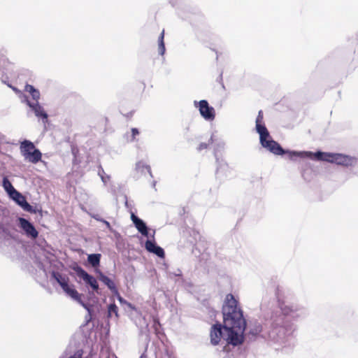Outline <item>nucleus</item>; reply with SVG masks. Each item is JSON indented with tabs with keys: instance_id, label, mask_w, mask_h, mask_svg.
Returning <instances> with one entry per match:
<instances>
[{
	"instance_id": "obj_1",
	"label": "nucleus",
	"mask_w": 358,
	"mask_h": 358,
	"mask_svg": "<svg viewBox=\"0 0 358 358\" xmlns=\"http://www.w3.org/2000/svg\"><path fill=\"white\" fill-rule=\"evenodd\" d=\"M279 310L273 311L263 327L259 322H251L247 336L255 340L259 336L281 345L282 348L294 345L293 334L296 326L291 321H298L308 317L309 312L305 306L294 303L279 301Z\"/></svg>"
},
{
	"instance_id": "obj_2",
	"label": "nucleus",
	"mask_w": 358,
	"mask_h": 358,
	"mask_svg": "<svg viewBox=\"0 0 358 358\" xmlns=\"http://www.w3.org/2000/svg\"><path fill=\"white\" fill-rule=\"evenodd\" d=\"M224 325L220 323L211 327L210 336V343L213 345H218L222 340L234 346L243 342L246 321L242 310L238 307V301L231 294L226 296L222 307Z\"/></svg>"
},
{
	"instance_id": "obj_3",
	"label": "nucleus",
	"mask_w": 358,
	"mask_h": 358,
	"mask_svg": "<svg viewBox=\"0 0 358 358\" xmlns=\"http://www.w3.org/2000/svg\"><path fill=\"white\" fill-rule=\"evenodd\" d=\"M256 131L259 135V143L261 145L270 152L275 155L287 154L291 160H296V158H311L318 161H324L330 163H335L343 166H351L356 164L357 159L348 155L340 153H331L317 151L315 153L306 151H291L284 150L281 145L271 138L267 128L263 122V113L259 110L256 118Z\"/></svg>"
},
{
	"instance_id": "obj_4",
	"label": "nucleus",
	"mask_w": 358,
	"mask_h": 358,
	"mask_svg": "<svg viewBox=\"0 0 358 358\" xmlns=\"http://www.w3.org/2000/svg\"><path fill=\"white\" fill-rule=\"evenodd\" d=\"M51 278L59 284L66 296L77 301L85 310H88L90 311L89 306L82 301L81 294H80L76 289L75 285L70 283L69 278L66 275L53 271L51 272Z\"/></svg>"
},
{
	"instance_id": "obj_5",
	"label": "nucleus",
	"mask_w": 358,
	"mask_h": 358,
	"mask_svg": "<svg viewBox=\"0 0 358 358\" xmlns=\"http://www.w3.org/2000/svg\"><path fill=\"white\" fill-rule=\"evenodd\" d=\"M20 150L24 159L29 162L36 164L41 160V151L29 140H24L20 143Z\"/></svg>"
},
{
	"instance_id": "obj_6",
	"label": "nucleus",
	"mask_w": 358,
	"mask_h": 358,
	"mask_svg": "<svg viewBox=\"0 0 358 358\" xmlns=\"http://www.w3.org/2000/svg\"><path fill=\"white\" fill-rule=\"evenodd\" d=\"M194 106L198 108L201 117L206 121H213L215 117V110L213 106H210L206 100L199 101H194Z\"/></svg>"
},
{
	"instance_id": "obj_7",
	"label": "nucleus",
	"mask_w": 358,
	"mask_h": 358,
	"mask_svg": "<svg viewBox=\"0 0 358 358\" xmlns=\"http://www.w3.org/2000/svg\"><path fill=\"white\" fill-rule=\"evenodd\" d=\"M17 222L18 227L25 236L31 240H35L38 236V231L30 221L20 217L17 218Z\"/></svg>"
},
{
	"instance_id": "obj_8",
	"label": "nucleus",
	"mask_w": 358,
	"mask_h": 358,
	"mask_svg": "<svg viewBox=\"0 0 358 358\" xmlns=\"http://www.w3.org/2000/svg\"><path fill=\"white\" fill-rule=\"evenodd\" d=\"M77 275L78 277L82 278L86 285L90 286V287L94 291L96 294H100L99 284L97 282L96 279L92 275L89 274L87 271H85L83 268L80 266H78L76 269Z\"/></svg>"
},
{
	"instance_id": "obj_9",
	"label": "nucleus",
	"mask_w": 358,
	"mask_h": 358,
	"mask_svg": "<svg viewBox=\"0 0 358 358\" xmlns=\"http://www.w3.org/2000/svg\"><path fill=\"white\" fill-rule=\"evenodd\" d=\"M22 101L27 103L37 117L41 118L43 122H46L48 121V114L38 102H31L26 96H24Z\"/></svg>"
},
{
	"instance_id": "obj_10",
	"label": "nucleus",
	"mask_w": 358,
	"mask_h": 358,
	"mask_svg": "<svg viewBox=\"0 0 358 358\" xmlns=\"http://www.w3.org/2000/svg\"><path fill=\"white\" fill-rule=\"evenodd\" d=\"M13 201H15L23 210L32 213L34 212L33 207L27 201L25 197L19 192L13 191L12 195L9 196Z\"/></svg>"
},
{
	"instance_id": "obj_11",
	"label": "nucleus",
	"mask_w": 358,
	"mask_h": 358,
	"mask_svg": "<svg viewBox=\"0 0 358 358\" xmlns=\"http://www.w3.org/2000/svg\"><path fill=\"white\" fill-rule=\"evenodd\" d=\"M131 220L139 233L144 236H148V228L143 220L139 218L133 212H131Z\"/></svg>"
},
{
	"instance_id": "obj_12",
	"label": "nucleus",
	"mask_w": 358,
	"mask_h": 358,
	"mask_svg": "<svg viewBox=\"0 0 358 358\" xmlns=\"http://www.w3.org/2000/svg\"><path fill=\"white\" fill-rule=\"evenodd\" d=\"M145 248L149 252L153 253L160 258H164L165 256L164 249L157 245L154 241L147 240Z\"/></svg>"
},
{
	"instance_id": "obj_13",
	"label": "nucleus",
	"mask_w": 358,
	"mask_h": 358,
	"mask_svg": "<svg viewBox=\"0 0 358 358\" xmlns=\"http://www.w3.org/2000/svg\"><path fill=\"white\" fill-rule=\"evenodd\" d=\"M98 274L99 280L103 282L112 292L117 294V289L114 282L101 271H99Z\"/></svg>"
},
{
	"instance_id": "obj_14",
	"label": "nucleus",
	"mask_w": 358,
	"mask_h": 358,
	"mask_svg": "<svg viewBox=\"0 0 358 358\" xmlns=\"http://www.w3.org/2000/svg\"><path fill=\"white\" fill-rule=\"evenodd\" d=\"M224 143H217L216 145V148H215V151H214V155L215 157L216 162H217V163L218 164V166L217 168V171H216V174L217 175H219L220 173H221V171L222 170H224L225 168H227V165L224 162H219V159L217 157V151L219 150H222L224 148Z\"/></svg>"
},
{
	"instance_id": "obj_15",
	"label": "nucleus",
	"mask_w": 358,
	"mask_h": 358,
	"mask_svg": "<svg viewBox=\"0 0 358 358\" xmlns=\"http://www.w3.org/2000/svg\"><path fill=\"white\" fill-rule=\"evenodd\" d=\"M24 90L29 93L34 100L33 102H38L40 99V92L36 89L33 85L27 84L24 87Z\"/></svg>"
},
{
	"instance_id": "obj_16",
	"label": "nucleus",
	"mask_w": 358,
	"mask_h": 358,
	"mask_svg": "<svg viewBox=\"0 0 358 358\" xmlns=\"http://www.w3.org/2000/svg\"><path fill=\"white\" fill-rule=\"evenodd\" d=\"M12 63L3 54L0 52V70L2 69L3 73L4 71H9L11 69Z\"/></svg>"
},
{
	"instance_id": "obj_17",
	"label": "nucleus",
	"mask_w": 358,
	"mask_h": 358,
	"mask_svg": "<svg viewBox=\"0 0 358 358\" xmlns=\"http://www.w3.org/2000/svg\"><path fill=\"white\" fill-rule=\"evenodd\" d=\"M101 254H90L87 256V261L93 267H97L100 264Z\"/></svg>"
},
{
	"instance_id": "obj_18",
	"label": "nucleus",
	"mask_w": 358,
	"mask_h": 358,
	"mask_svg": "<svg viewBox=\"0 0 358 358\" xmlns=\"http://www.w3.org/2000/svg\"><path fill=\"white\" fill-rule=\"evenodd\" d=\"M164 29L162 31L158 37V52L160 55H164L166 51L164 41Z\"/></svg>"
},
{
	"instance_id": "obj_19",
	"label": "nucleus",
	"mask_w": 358,
	"mask_h": 358,
	"mask_svg": "<svg viewBox=\"0 0 358 358\" xmlns=\"http://www.w3.org/2000/svg\"><path fill=\"white\" fill-rule=\"evenodd\" d=\"M136 169L142 173L146 170L150 176L152 177L150 166L143 161H139L136 164Z\"/></svg>"
},
{
	"instance_id": "obj_20",
	"label": "nucleus",
	"mask_w": 358,
	"mask_h": 358,
	"mask_svg": "<svg viewBox=\"0 0 358 358\" xmlns=\"http://www.w3.org/2000/svg\"><path fill=\"white\" fill-rule=\"evenodd\" d=\"M113 315L116 319L118 317V308L115 303H110L108 307L107 317L112 318Z\"/></svg>"
},
{
	"instance_id": "obj_21",
	"label": "nucleus",
	"mask_w": 358,
	"mask_h": 358,
	"mask_svg": "<svg viewBox=\"0 0 358 358\" xmlns=\"http://www.w3.org/2000/svg\"><path fill=\"white\" fill-rule=\"evenodd\" d=\"M3 187L5 189V190L7 192L8 195H12L13 193V191H16V189L14 188V187L12 185L11 182L8 180V178H4L3 180Z\"/></svg>"
},
{
	"instance_id": "obj_22",
	"label": "nucleus",
	"mask_w": 358,
	"mask_h": 358,
	"mask_svg": "<svg viewBox=\"0 0 358 358\" xmlns=\"http://www.w3.org/2000/svg\"><path fill=\"white\" fill-rule=\"evenodd\" d=\"M139 134V131L136 128H132L131 134H126V138L128 142H133L136 140V136Z\"/></svg>"
},
{
	"instance_id": "obj_23",
	"label": "nucleus",
	"mask_w": 358,
	"mask_h": 358,
	"mask_svg": "<svg viewBox=\"0 0 358 358\" xmlns=\"http://www.w3.org/2000/svg\"><path fill=\"white\" fill-rule=\"evenodd\" d=\"M98 174L100 176L102 182H103L104 185H107V182L110 180V176L106 175L104 170L101 166L99 168Z\"/></svg>"
},
{
	"instance_id": "obj_24",
	"label": "nucleus",
	"mask_w": 358,
	"mask_h": 358,
	"mask_svg": "<svg viewBox=\"0 0 358 358\" xmlns=\"http://www.w3.org/2000/svg\"><path fill=\"white\" fill-rule=\"evenodd\" d=\"M213 135H212L208 141V143H201L198 147V150L201 151L202 150H204L207 148L208 144H211L213 143Z\"/></svg>"
},
{
	"instance_id": "obj_25",
	"label": "nucleus",
	"mask_w": 358,
	"mask_h": 358,
	"mask_svg": "<svg viewBox=\"0 0 358 358\" xmlns=\"http://www.w3.org/2000/svg\"><path fill=\"white\" fill-rule=\"evenodd\" d=\"M83 357V351L82 350H77L73 355L66 357V358H82ZM59 358H65L64 356L59 357Z\"/></svg>"
},
{
	"instance_id": "obj_26",
	"label": "nucleus",
	"mask_w": 358,
	"mask_h": 358,
	"mask_svg": "<svg viewBox=\"0 0 358 358\" xmlns=\"http://www.w3.org/2000/svg\"><path fill=\"white\" fill-rule=\"evenodd\" d=\"M90 308V311L88 310H86L87 311V315L85 316V320L87 321V322H89L91 320H92V306L89 304V303H87Z\"/></svg>"
},
{
	"instance_id": "obj_27",
	"label": "nucleus",
	"mask_w": 358,
	"mask_h": 358,
	"mask_svg": "<svg viewBox=\"0 0 358 358\" xmlns=\"http://www.w3.org/2000/svg\"><path fill=\"white\" fill-rule=\"evenodd\" d=\"M169 276L170 277H171V276H178V277H180V276H182V271L179 268H178L174 272H169Z\"/></svg>"
},
{
	"instance_id": "obj_28",
	"label": "nucleus",
	"mask_w": 358,
	"mask_h": 358,
	"mask_svg": "<svg viewBox=\"0 0 358 358\" xmlns=\"http://www.w3.org/2000/svg\"><path fill=\"white\" fill-rule=\"evenodd\" d=\"M90 216H91L92 218H94V220H97V221H99V222H101V221H102V220H103V218H101V217H100V215H98V214L92 213V214H90Z\"/></svg>"
},
{
	"instance_id": "obj_29",
	"label": "nucleus",
	"mask_w": 358,
	"mask_h": 358,
	"mask_svg": "<svg viewBox=\"0 0 358 358\" xmlns=\"http://www.w3.org/2000/svg\"><path fill=\"white\" fill-rule=\"evenodd\" d=\"M117 299L118 301L122 303V304H124V303H127V301L125 299H124L120 294L119 293L117 292Z\"/></svg>"
},
{
	"instance_id": "obj_30",
	"label": "nucleus",
	"mask_w": 358,
	"mask_h": 358,
	"mask_svg": "<svg viewBox=\"0 0 358 358\" xmlns=\"http://www.w3.org/2000/svg\"><path fill=\"white\" fill-rule=\"evenodd\" d=\"M101 222L103 223V224H105V225H106V228H107L108 230H110H110L112 229H111L110 224L108 221H106V220H103H103H102V221H101Z\"/></svg>"
},
{
	"instance_id": "obj_31",
	"label": "nucleus",
	"mask_w": 358,
	"mask_h": 358,
	"mask_svg": "<svg viewBox=\"0 0 358 358\" xmlns=\"http://www.w3.org/2000/svg\"><path fill=\"white\" fill-rule=\"evenodd\" d=\"M125 206H126L127 207H128V201H126V202H125Z\"/></svg>"
},
{
	"instance_id": "obj_32",
	"label": "nucleus",
	"mask_w": 358,
	"mask_h": 358,
	"mask_svg": "<svg viewBox=\"0 0 358 358\" xmlns=\"http://www.w3.org/2000/svg\"><path fill=\"white\" fill-rule=\"evenodd\" d=\"M140 358H145V357L143 356V355H141V357H140Z\"/></svg>"
},
{
	"instance_id": "obj_33",
	"label": "nucleus",
	"mask_w": 358,
	"mask_h": 358,
	"mask_svg": "<svg viewBox=\"0 0 358 358\" xmlns=\"http://www.w3.org/2000/svg\"><path fill=\"white\" fill-rule=\"evenodd\" d=\"M13 90H15V91L17 90L15 87H13Z\"/></svg>"
},
{
	"instance_id": "obj_34",
	"label": "nucleus",
	"mask_w": 358,
	"mask_h": 358,
	"mask_svg": "<svg viewBox=\"0 0 358 358\" xmlns=\"http://www.w3.org/2000/svg\"><path fill=\"white\" fill-rule=\"evenodd\" d=\"M169 358H171V357H169Z\"/></svg>"
}]
</instances>
